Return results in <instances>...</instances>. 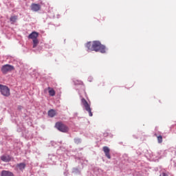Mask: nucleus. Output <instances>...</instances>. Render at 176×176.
<instances>
[{
	"label": "nucleus",
	"instance_id": "7",
	"mask_svg": "<svg viewBox=\"0 0 176 176\" xmlns=\"http://www.w3.org/2000/svg\"><path fill=\"white\" fill-rule=\"evenodd\" d=\"M38 36H39V33L36 32H32L29 36H28V38L29 39H32L35 40V39H38Z\"/></svg>",
	"mask_w": 176,
	"mask_h": 176
},
{
	"label": "nucleus",
	"instance_id": "5",
	"mask_svg": "<svg viewBox=\"0 0 176 176\" xmlns=\"http://www.w3.org/2000/svg\"><path fill=\"white\" fill-rule=\"evenodd\" d=\"M12 71H14V67L10 65H5L1 67V72L6 75L8 72H12Z\"/></svg>",
	"mask_w": 176,
	"mask_h": 176
},
{
	"label": "nucleus",
	"instance_id": "4",
	"mask_svg": "<svg viewBox=\"0 0 176 176\" xmlns=\"http://www.w3.org/2000/svg\"><path fill=\"white\" fill-rule=\"evenodd\" d=\"M81 103L82 104L87 112L89 113V116H93V113H91V107H90V104H89V102H87V100H86L85 98L81 99Z\"/></svg>",
	"mask_w": 176,
	"mask_h": 176
},
{
	"label": "nucleus",
	"instance_id": "3",
	"mask_svg": "<svg viewBox=\"0 0 176 176\" xmlns=\"http://www.w3.org/2000/svg\"><path fill=\"white\" fill-rule=\"evenodd\" d=\"M0 91L4 97H9L10 96V89L6 85H0Z\"/></svg>",
	"mask_w": 176,
	"mask_h": 176
},
{
	"label": "nucleus",
	"instance_id": "8",
	"mask_svg": "<svg viewBox=\"0 0 176 176\" xmlns=\"http://www.w3.org/2000/svg\"><path fill=\"white\" fill-rule=\"evenodd\" d=\"M31 9L33 12H38V10L41 9V5L32 3L31 5Z\"/></svg>",
	"mask_w": 176,
	"mask_h": 176
},
{
	"label": "nucleus",
	"instance_id": "1",
	"mask_svg": "<svg viewBox=\"0 0 176 176\" xmlns=\"http://www.w3.org/2000/svg\"><path fill=\"white\" fill-rule=\"evenodd\" d=\"M86 47L91 52H100V53H105V46L102 45L100 41L88 42L86 44Z\"/></svg>",
	"mask_w": 176,
	"mask_h": 176
},
{
	"label": "nucleus",
	"instance_id": "2",
	"mask_svg": "<svg viewBox=\"0 0 176 176\" xmlns=\"http://www.w3.org/2000/svg\"><path fill=\"white\" fill-rule=\"evenodd\" d=\"M55 127L61 133H68L69 129L63 122H58L55 124Z\"/></svg>",
	"mask_w": 176,
	"mask_h": 176
},
{
	"label": "nucleus",
	"instance_id": "16",
	"mask_svg": "<svg viewBox=\"0 0 176 176\" xmlns=\"http://www.w3.org/2000/svg\"><path fill=\"white\" fill-rule=\"evenodd\" d=\"M157 138L159 144H162L163 142V137L162 135L157 136Z\"/></svg>",
	"mask_w": 176,
	"mask_h": 176
},
{
	"label": "nucleus",
	"instance_id": "14",
	"mask_svg": "<svg viewBox=\"0 0 176 176\" xmlns=\"http://www.w3.org/2000/svg\"><path fill=\"white\" fill-rule=\"evenodd\" d=\"M17 19H18L17 16H16V15L12 16L10 18V21H11V24H14V23H16V21H17Z\"/></svg>",
	"mask_w": 176,
	"mask_h": 176
},
{
	"label": "nucleus",
	"instance_id": "11",
	"mask_svg": "<svg viewBox=\"0 0 176 176\" xmlns=\"http://www.w3.org/2000/svg\"><path fill=\"white\" fill-rule=\"evenodd\" d=\"M1 176H14L13 173L8 171V170H2L1 171Z\"/></svg>",
	"mask_w": 176,
	"mask_h": 176
},
{
	"label": "nucleus",
	"instance_id": "6",
	"mask_svg": "<svg viewBox=\"0 0 176 176\" xmlns=\"http://www.w3.org/2000/svg\"><path fill=\"white\" fill-rule=\"evenodd\" d=\"M102 149L107 159H111V154L109 153V152H111V150L109 149V147L105 146H103Z\"/></svg>",
	"mask_w": 176,
	"mask_h": 176
},
{
	"label": "nucleus",
	"instance_id": "17",
	"mask_svg": "<svg viewBox=\"0 0 176 176\" xmlns=\"http://www.w3.org/2000/svg\"><path fill=\"white\" fill-rule=\"evenodd\" d=\"M160 176H168L166 174V173H162Z\"/></svg>",
	"mask_w": 176,
	"mask_h": 176
},
{
	"label": "nucleus",
	"instance_id": "12",
	"mask_svg": "<svg viewBox=\"0 0 176 176\" xmlns=\"http://www.w3.org/2000/svg\"><path fill=\"white\" fill-rule=\"evenodd\" d=\"M56 115H57V113L56 112V110H54V109H50L48 111V116H50V118H54V116H56Z\"/></svg>",
	"mask_w": 176,
	"mask_h": 176
},
{
	"label": "nucleus",
	"instance_id": "15",
	"mask_svg": "<svg viewBox=\"0 0 176 176\" xmlns=\"http://www.w3.org/2000/svg\"><path fill=\"white\" fill-rule=\"evenodd\" d=\"M38 43H39V40L38 38H36L33 40V48L35 49L38 46Z\"/></svg>",
	"mask_w": 176,
	"mask_h": 176
},
{
	"label": "nucleus",
	"instance_id": "10",
	"mask_svg": "<svg viewBox=\"0 0 176 176\" xmlns=\"http://www.w3.org/2000/svg\"><path fill=\"white\" fill-rule=\"evenodd\" d=\"M16 170H20L21 171H23V170L25 168V164L24 163L18 164H16Z\"/></svg>",
	"mask_w": 176,
	"mask_h": 176
},
{
	"label": "nucleus",
	"instance_id": "13",
	"mask_svg": "<svg viewBox=\"0 0 176 176\" xmlns=\"http://www.w3.org/2000/svg\"><path fill=\"white\" fill-rule=\"evenodd\" d=\"M47 89L49 90L48 93L50 96H51V97H54V96H56V91H54V89L50 87H49Z\"/></svg>",
	"mask_w": 176,
	"mask_h": 176
},
{
	"label": "nucleus",
	"instance_id": "9",
	"mask_svg": "<svg viewBox=\"0 0 176 176\" xmlns=\"http://www.w3.org/2000/svg\"><path fill=\"white\" fill-rule=\"evenodd\" d=\"M1 160L5 162V163H8L12 160V157H10V155H2L1 157Z\"/></svg>",
	"mask_w": 176,
	"mask_h": 176
}]
</instances>
